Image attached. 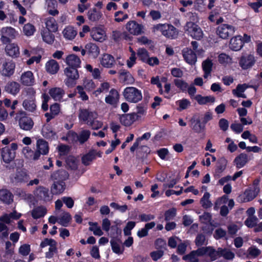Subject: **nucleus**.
<instances>
[{"mask_svg": "<svg viewBox=\"0 0 262 262\" xmlns=\"http://www.w3.org/2000/svg\"><path fill=\"white\" fill-rule=\"evenodd\" d=\"M125 99L128 102L137 103L142 99L141 91L133 86L126 88L123 92Z\"/></svg>", "mask_w": 262, "mask_h": 262, "instance_id": "nucleus-1", "label": "nucleus"}, {"mask_svg": "<svg viewBox=\"0 0 262 262\" xmlns=\"http://www.w3.org/2000/svg\"><path fill=\"white\" fill-rule=\"evenodd\" d=\"M185 31L192 38L200 40L203 36L201 28L195 23L187 22L184 26Z\"/></svg>", "mask_w": 262, "mask_h": 262, "instance_id": "nucleus-2", "label": "nucleus"}, {"mask_svg": "<svg viewBox=\"0 0 262 262\" xmlns=\"http://www.w3.org/2000/svg\"><path fill=\"white\" fill-rule=\"evenodd\" d=\"M1 40L3 43L10 42L18 36V32L11 27H3L0 30Z\"/></svg>", "mask_w": 262, "mask_h": 262, "instance_id": "nucleus-3", "label": "nucleus"}, {"mask_svg": "<svg viewBox=\"0 0 262 262\" xmlns=\"http://www.w3.org/2000/svg\"><path fill=\"white\" fill-rule=\"evenodd\" d=\"M64 73L67 76L64 82L68 87H73L75 84V80L79 78L77 68L67 67L64 70Z\"/></svg>", "mask_w": 262, "mask_h": 262, "instance_id": "nucleus-4", "label": "nucleus"}, {"mask_svg": "<svg viewBox=\"0 0 262 262\" xmlns=\"http://www.w3.org/2000/svg\"><path fill=\"white\" fill-rule=\"evenodd\" d=\"M17 147L16 143H12L9 147H5L2 149V157L5 163H9L14 160L15 157V151Z\"/></svg>", "mask_w": 262, "mask_h": 262, "instance_id": "nucleus-5", "label": "nucleus"}, {"mask_svg": "<svg viewBox=\"0 0 262 262\" xmlns=\"http://www.w3.org/2000/svg\"><path fill=\"white\" fill-rule=\"evenodd\" d=\"M235 31V28L233 26L223 24H221L217 27L216 32L220 38L226 39L233 35Z\"/></svg>", "mask_w": 262, "mask_h": 262, "instance_id": "nucleus-6", "label": "nucleus"}, {"mask_svg": "<svg viewBox=\"0 0 262 262\" xmlns=\"http://www.w3.org/2000/svg\"><path fill=\"white\" fill-rule=\"evenodd\" d=\"M189 126L193 132L200 134L205 129V125L203 123L198 115H194L189 120Z\"/></svg>", "mask_w": 262, "mask_h": 262, "instance_id": "nucleus-7", "label": "nucleus"}, {"mask_svg": "<svg viewBox=\"0 0 262 262\" xmlns=\"http://www.w3.org/2000/svg\"><path fill=\"white\" fill-rule=\"evenodd\" d=\"M125 28L132 35H139L144 33V26L135 20L128 21L125 25Z\"/></svg>", "mask_w": 262, "mask_h": 262, "instance_id": "nucleus-8", "label": "nucleus"}, {"mask_svg": "<svg viewBox=\"0 0 262 262\" xmlns=\"http://www.w3.org/2000/svg\"><path fill=\"white\" fill-rule=\"evenodd\" d=\"M78 117L80 121H82L88 125V123H90L94 119L97 118L98 114L95 111H90L87 109H81L79 110Z\"/></svg>", "mask_w": 262, "mask_h": 262, "instance_id": "nucleus-9", "label": "nucleus"}, {"mask_svg": "<svg viewBox=\"0 0 262 262\" xmlns=\"http://www.w3.org/2000/svg\"><path fill=\"white\" fill-rule=\"evenodd\" d=\"M15 63L12 60L5 61L2 66L1 71L2 75L5 77H10L14 73Z\"/></svg>", "mask_w": 262, "mask_h": 262, "instance_id": "nucleus-10", "label": "nucleus"}, {"mask_svg": "<svg viewBox=\"0 0 262 262\" xmlns=\"http://www.w3.org/2000/svg\"><path fill=\"white\" fill-rule=\"evenodd\" d=\"M35 196L39 200L45 202L50 201L52 200L49 192V189L43 186H39L34 190Z\"/></svg>", "mask_w": 262, "mask_h": 262, "instance_id": "nucleus-11", "label": "nucleus"}, {"mask_svg": "<svg viewBox=\"0 0 262 262\" xmlns=\"http://www.w3.org/2000/svg\"><path fill=\"white\" fill-rule=\"evenodd\" d=\"M29 179V175L27 174L26 171L22 169L17 170L11 178L12 182L15 183H26L28 182Z\"/></svg>", "mask_w": 262, "mask_h": 262, "instance_id": "nucleus-12", "label": "nucleus"}, {"mask_svg": "<svg viewBox=\"0 0 262 262\" xmlns=\"http://www.w3.org/2000/svg\"><path fill=\"white\" fill-rule=\"evenodd\" d=\"M198 252L202 255H207L210 258L212 261L215 260L218 257H220L219 248L216 251L211 247H202L198 249Z\"/></svg>", "mask_w": 262, "mask_h": 262, "instance_id": "nucleus-13", "label": "nucleus"}, {"mask_svg": "<svg viewBox=\"0 0 262 262\" xmlns=\"http://www.w3.org/2000/svg\"><path fill=\"white\" fill-rule=\"evenodd\" d=\"M91 36L97 41L103 42L106 38L105 31L99 27H94L91 30Z\"/></svg>", "mask_w": 262, "mask_h": 262, "instance_id": "nucleus-14", "label": "nucleus"}, {"mask_svg": "<svg viewBox=\"0 0 262 262\" xmlns=\"http://www.w3.org/2000/svg\"><path fill=\"white\" fill-rule=\"evenodd\" d=\"M254 63V57L251 54L243 55L239 61V66L244 70L251 68Z\"/></svg>", "mask_w": 262, "mask_h": 262, "instance_id": "nucleus-15", "label": "nucleus"}, {"mask_svg": "<svg viewBox=\"0 0 262 262\" xmlns=\"http://www.w3.org/2000/svg\"><path fill=\"white\" fill-rule=\"evenodd\" d=\"M259 191V188H256L253 190H246L243 194L239 196V199L243 202L251 201L257 196Z\"/></svg>", "mask_w": 262, "mask_h": 262, "instance_id": "nucleus-16", "label": "nucleus"}, {"mask_svg": "<svg viewBox=\"0 0 262 262\" xmlns=\"http://www.w3.org/2000/svg\"><path fill=\"white\" fill-rule=\"evenodd\" d=\"M8 43L5 47L6 54L13 58L18 57L19 55V48L18 45L15 43Z\"/></svg>", "mask_w": 262, "mask_h": 262, "instance_id": "nucleus-17", "label": "nucleus"}, {"mask_svg": "<svg viewBox=\"0 0 262 262\" xmlns=\"http://www.w3.org/2000/svg\"><path fill=\"white\" fill-rule=\"evenodd\" d=\"M20 82L24 85H33L35 82V79L33 73L30 71L23 73L20 76Z\"/></svg>", "mask_w": 262, "mask_h": 262, "instance_id": "nucleus-18", "label": "nucleus"}, {"mask_svg": "<svg viewBox=\"0 0 262 262\" xmlns=\"http://www.w3.org/2000/svg\"><path fill=\"white\" fill-rule=\"evenodd\" d=\"M183 56L185 60L190 64H194L197 58L195 53L190 49L185 48L182 51Z\"/></svg>", "mask_w": 262, "mask_h": 262, "instance_id": "nucleus-19", "label": "nucleus"}, {"mask_svg": "<svg viewBox=\"0 0 262 262\" xmlns=\"http://www.w3.org/2000/svg\"><path fill=\"white\" fill-rule=\"evenodd\" d=\"M57 7L56 0H46L45 8L50 15L56 16L59 14V11L57 9Z\"/></svg>", "mask_w": 262, "mask_h": 262, "instance_id": "nucleus-20", "label": "nucleus"}, {"mask_svg": "<svg viewBox=\"0 0 262 262\" xmlns=\"http://www.w3.org/2000/svg\"><path fill=\"white\" fill-rule=\"evenodd\" d=\"M5 90L7 93L15 96L19 93L20 90V85L16 81H9L6 84Z\"/></svg>", "mask_w": 262, "mask_h": 262, "instance_id": "nucleus-21", "label": "nucleus"}, {"mask_svg": "<svg viewBox=\"0 0 262 262\" xmlns=\"http://www.w3.org/2000/svg\"><path fill=\"white\" fill-rule=\"evenodd\" d=\"M96 156L101 157V153L97 152L95 150H92L82 157V162L84 165H89L95 159Z\"/></svg>", "mask_w": 262, "mask_h": 262, "instance_id": "nucleus-22", "label": "nucleus"}, {"mask_svg": "<svg viewBox=\"0 0 262 262\" xmlns=\"http://www.w3.org/2000/svg\"><path fill=\"white\" fill-rule=\"evenodd\" d=\"M119 99V93L116 90L112 89L110 91L109 95L105 97V101L107 104L115 105L118 102Z\"/></svg>", "mask_w": 262, "mask_h": 262, "instance_id": "nucleus-23", "label": "nucleus"}, {"mask_svg": "<svg viewBox=\"0 0 262 262\" xmlns=\"http://www.w3.org/2000/svg\"><path fill=\"white\" fill-rule=\"evenodd\" d=\"M88 18L92 22H97L103 17L102 12L100 10L94 8L89 10L87 13Z\"/></svg>", "mask_w": 262, "mask_h": 262, "instance_id": "nucleus-24", "label": "nucleus"}, {"mask_svg": "<svg viewBox=\"0 0 262 262\" xmlns=\"http://www.w3.org/2000/svg\"><path fill=\"white\" fill-rule=\"evenodd\" d=\"M101 64L104 68H111L115 64L114 57L108 54H104L100 59Z\"/></svg>", "mask_w": 262, "mask_h": 262, "instance_id": "nucleus-25", "label": "nucleus"}, {"mask_svg": "<svg viewBox=\"0 0 262 262\" xmlns=\"http://www.w3.org/2000/svg\"><path fill=\"white\" fill-rule=\"evenodd\" d=\"M87 54L90 58H96L100 53L99 47L95 44L89 43L85 45Z\"/></svg>", "mask_w": 262, "mask_h": 262, "instance_id": "nucleus-26", "label": "nucleus"}, {"mask_svg": "<svg viewBox=\"0 0 262 262\" xmlns=\"http://www.w3.org/2000/svg\"><path fill=\"white\" fill-rule=\"evenodd\" d=\"M163 35L170 39H174L177 37L179 32L178 30L170 24H166Z\"/></svg>", "mask_w": 262, "mask_h": 262, "instance_id": "nucleus-27", "label": "nucleus"}, {"mask_svg": "<svg viewBox=\"0 0 262 262\" xmlns=\"http://www.w3.org/2000/svg\"><path fill=\"white\" fill-rule=\"evenodd\" d=\"M65 62L69 66L68 67L76 68L80 67L81 63L80 58L75 54H70L68 55L65 59Z\"/></svg>", "mask_w": 262, "mask_h": 262, "instance_id": "nucleus-28", "label": "nucleus"}, {"mask_svg": "<svg viewBox=\"0 0 262 262\" xmlns=\"http://www.w3.org/2000/svg\"><path fill=\"white\" fill-rule=\"evenodd\" d=\"M244 45V41L241 36H237L230 39L229 47L233 51H239L241 49Z\"/></svg>", "mask_w": 262, "mask_h": 262, "instance_id": "nucleus-29", "label": "nucleus"}, {"mask_svg": "<svg viewBox=\"0 0 262 262\" xmlns=\"http://www.w3.org/2000/svg\"><path fill=\"white\" fill-rule=\"evenodd\" d=\"M45 68L48 73L55 74L59 70V65L56 60L51 59L46 63Z\"/></svg>", "mask_w": 262, "mask_h": 262, "instance_id": "nucleus-30", "label": "nucleus"}, {"mask_svg": "<svg viewBox=\"0 0 262 262\" xmlns=\"http://www.w3.org/2000/svg\"><path fill=\"white\" fill-rule=\"evenodd\" d=\"M37 150L36 152L39 153V156L41 154L47 155L49 152V145L47 141L42 139H38L36 142Z\"/></svg>", "mask_w": 262, "mask_h": 262, "instance_id": "nucleus-31", "label": "nucleus"}, {"mask_svg": "<svg viewBox=\"0 0 262 262\" xmlns=\"http://www.w3.org/2000/svg\"><path fill=\"white\" fill-rule=\"evenodd\" d=\"M22 153L26 158L30 160H36L39 158V153L33 151L29 147H25L23 148Z\"/></svg>", "mask_w": 262, "mask_h": 262, "instance_id": "nucleus-32", "label": "nucleus"}, {"mask_svg": "<svg viewBox=\"0 0 262 262\" xmlns=\"http://www.w3.org/2000/svg\"><path fill=\"white\" fill-rule=\"evenodd\" d=\"M19 124L21 129L29 130L33 127L34 122L31 118L28 117H23L20 119Z\"/></svg>", "mask_w": 262, "mask_h": 262, "instance_id": "nucleus-33", "label": "nucleus"}, {"mask_svg": "<svg viewBox=\"0 0 262 262\" xmlns=\"http://www.w3.org/2000/svg\"><path fill=\"white\" fill-rule=\"evenodd\" d=\"M49 93L54 100L60 101L64 95V91L60 88H53L50 90Z\"/></svg>", "mask_w": 262, "mask_h": 262, "instance_id": "nucleus-34", "label": "nucleus"}, {"mask_svg": "<svg viewBox=\"0 0 262 262\" xmlns=\"http://www.w3.org/2000/svg\"><path fill=\"white\" fill-rule=\"evenodd\" d=\"M0 200L9 204L13 202V195L9 190L2 189L0 190Z\"/></svg>", "mask_w": 262, "mask_h": 262, "instance_id": "nucleus-35", "label": "nucleus"}, {"mask_svg": "<svg viewBox=\"0 0 262 262\" xmlns=\"http://www.w3.org/2000/svg\"><path fill=\"white\" fill-rule=\"evenodd\" d=\"M68 173L64 170H59L53 172L51 178L53 180H57V182H63L68 178Z\"/></svg>", "mask_w": 262, "mask_h": 262, "instance_id": "nucleus-36", "label": "nucleus"}, {"mask_svg": "<svg viewBox=\"0 0 262 262\" xmlns=\"http://www.w3.org/2000/svg\"><path fill=\"white\" fill-rule=\"evenodd\" d=\"M46 30L56 32L58 30V25L56 20L52 17H49L45 19Z\"/></svg>", "mask_w": 262, "mask_h": 262, "instance_id": "nucleus-37", "label": "nucleus"}, {"mask_svg": "<svg viewBox=\"0 0 262 262\" xmlns=\"http://www.w3.org/2000/svg\"><path fill=\"white\" fill-rule=\"evenodd\" d=\"M248 161V155L245 153H242L235 158L234 163L237 168H241L244 167Z\"/></svg>", "mask_w": 262, "mask_h": 262, "instance_id": "nucleus-38", "label": "nucleus"}, {"mask_svg": "<svg viewBox=\"0 0 262 262\" xmlns=\"http://www.w3.org/2000/svg\"><path fill=\"white\" fill-rule=\"evenodd\" d=\"M65 189L64 182H55L52 185L51 191L53 194H59L62 193Z\"/></svg>", "mask_w": 262, "mask_h": 262, "instance_id": "nucleus-39", "label": "nucleus"}, {"mask_svg": "<svg viewBox=\"0 0 262 262\" xmlns=\"http://www.w3.org/2000/svg\"><path fill=\"white\" fill-rule=\"evenodd\" d=\"M41 134L43 137L47 139H53L56 135L55 132L49 124H46L43 126L41 129Z\"/></svg>", "mask_w": 262, "mask_h": 262, "instance_id": "nucleus-40", "label": "nucleus"}, {"mask_svg": "<svg viewBox=\"0 0 262 262\" xmlns=\"http://www.w3.org/2000/svg\"><path fill=\"white\" fill-rule=\"evenodd\" d=\"M24 108L29 112H33L35 111L36 105L34 101V98L30 97L26 99L23 103Z\"/></svg>", "mask_w": 262, "mask_h": 262, "instance_id": "nucleus-41", "label": "nucleus"}, {"mask_svg": "<svg viewBox=\"0 0 262 262\" xmlns=\"http://www.w3.org/2000/svg\"><path fill=\"white\" fill-rule=\"evenodd\" d=\"M136 120L133 113L124 114L120 117L121 123L126 126L131 125Z\"/></svg>", "mask_w": 262, "mask_h": 262, "instance_id": "nucleus-42", "label": "nucleus"}, {"mask_svg": "<svg viewBox=\"0 0 262 262\" xmlns=\"http://www.w3.org/2000/svg\"><path fill=\"white\" fill-rule=\"evenodd\" d=\"M213 63L209 58L206 59L202 62V68L204 72V77L207 78L210 75L212 69Z\"/></svg>", "mask_w": 262, "mask_h": 262, "instance_id": "nucleus-43", "label": "nucleus"}, {"mask_svg": "<svg viewBox=\"0 0 262 262\" xmlns=\"http://www.w3.org/2000/svg\"><path fill=\"white\" fill-rule=\"evenodd\" d=\"M51 32H52L46 30L45 29L41 31V35L43 40L48 44H52L55 39V36Z\"/></svg>", "mask_w": 262, "mask_h": 262, "instance_id": "nucleus-44", "label": "nucleus"}, {"mask_svg": "<svg viewBox=\"0 0 262 262\" xmlns=\"http://www.w3.org/2000/svg\"><path fill=\"white\" fill-rule=\"evenodd\" d=\"M64 37L69 40L73 39L77 35V31L72 27L69 26L66 27L63 31Z\"/></svg>", "mask_w": 262, "mask_h": 262, "instance_id": "nucleus-45", "label": "nucleus"}, {"mask_svg": "<svg viewBox=\"0 0 262 262\" xmlns=\"http://www.w3.org/2000/svg\"><path fill=\"white\" fill-rule=\"evenodd\" d=\"M47 213V209L42 206H39L33 209L31 212L32 217L37 219L43 217Z\"/></svg>", "mask_w": 262, "mask_h": 262, "instance_id": "nucleus-46", "label": "nucleus"}, {"mask_svg": "<svg viewBox=\"0 0 262 262\" xmlns=\"http://www.w3.org/2000/svg\"><path fill=\"white\" fill-rule=\"evenodd\" d=\"M120 81L126 84H131L134 82V79L132 75L127 72L122 71L119 76Z\"/></svg>", "mask_w": 262, "mask_h": 262, "instance_id": "nucleus-47", "label": "nucleus"}, {"mask_svg": "<svg viewBox=\"0 0 262 262\" xmlns=\"http://www.w3.org/2000/svg\"><path fill=\"white\" fill-rule=\"evenodd\" d=\"M91 132L88 129H82L78 134V143L82 144L88 140Z\"/></svg>", "mask_w": 262, "mask_h": 262, "instance_id": "nucleus-48", "label": "nucleus"}, {"mask_svg": "<svg viewBox=\"0 0 262 262\" xmlns=\"http://www.w3.org/2000/svg\"><path fill=\"white\" fill-rule=\"evenodd\" d=\"M247 86L245 84H238L236 86L235 89L232 90V93L234 95L237 97H242L246 98V96L243 93L247 89Z\"/></svg>", "mask_w": 262, "mask_h": 262, "instance_id": "nucleus-49", "label": "nucleus"}, {"mask_svg": "<svg viewBox=\"0 0 262 262\" xmlns=\"http://www.w3.org/2000/svg\"><path fill=\"white\" fill-rule=\"evenodd\" d=\"M202 256L198 252V249L195 251H192L189 254L185 255L183 257V259L185 260H188L189 262H198V257Z\"/></svg>", "mask_w": 262, "mask_h": 262, "instance_id": "nucleus-50", "label": "nucleus"}, {"mask_svg": "<svg viewBox=\"0 0 262 262\" xmlns=\"http://www.w3.org/2000/svg\"><path fill=\"white\" fill-rule=\"evenodd\" d=\"M60 111L59 105L57 103H55L50 106V113H46L45 116H50V118L47 119V122H49L51 119L53 118L56 115L58 114Z\"/></svg>", "mask_w": 262, "mask_h": 262, "instance_id": "nucleus-51", "label": "nucleus"}, {"mask_svg": "<svg viewBox=\"0 0 262 262\" xmlns=\"http://www.w3.org/2000/svg\"><path fill=\"white\" fill-rule=\"evenodd\" d=\"M210 196V194L209 193L206 192L202 198L201 199L200 203L203 208H208L212 206V204L209 200Z\"/></svg>", "mask_w": 262, "mask_h": 262, "instance_id": "nucleus-52", "label": "nucleus"}, {"mask_svg": "<svg viewBox=\"0 0 262 262\" xmlns=\"http://www.w3.org/2000/svg\"><path fill=\"white\" fill-rule=\"evenodd\" d=\"M86 70L91 72L92 77L94 79H100L101 78V70L98 68L93 69L91 64H87L85 65Z\"/></svg>", "mask_w": 262, "mask_h": 262, "instance_id": "nucleus-53", "label": "nucleus"}, {"mask_svg": "<svg viewBox=\"0 0 262 262\" xmlns=\"http://www.w3.org/2000/svg\"><path fill=\"white\" fill-rule=\"evenodd\" d=\"M195 99L200 104H205L209 102H213L215 101V98L212 96H202L198 95L195 97Z\"/></svg>", "mask_w": 262, "mask_h": 262, "instance_id": "nucleus-54", "label": "nucleus"}, {"mask_svg": "<svg viewBox=\"0 0 262 262\" xmlns=\"http://www.w3.org/2000/svg\"><path fill=\"white\" fill-rule=\"evenodd\" d=\"M71 220L70 214L66 212H63L58 217V223L63 226H67Z\"/></svg>", "mask_w": 262, "mask_h": 262, "instance_id": "nucleus-55", "label": "nucleus"}, {"mask_svg": "<svg viewBox=\"0 0 262 262\" xmlns=\"http://www.w3.org/2000/svg\"><path fill=\"white\" fill-rule=\"evenodd\" d=\"M146 113V108L141 106L138 105L137 106L136 113H134L133 114L135 115V118L136 120L141 119L144 116H145Z\"/></svg>", "mask_w": 262, "mask_h": 262, "instance_id": "nucleus-56", "label": "nucleus"}, {"mask_svg": "<svg viewBox=\"0 0 262 262\" xmlns=\"http://www.w3.org/2000/svg\"><path fill=\"white\" fill-rule=\"evenodd\" d=\"M35 31V27L30 23L25 24L23 29V33L27 36L33 35Z\"/></svg>", "mask_w": 262, "mask_h": 262, "instance_id": "nucleus-57", "label": "nucleus"}, {"mask_svg": "<svg viewBox=\"0 0 262 262\" xmlns=\"http://www.w3.org/2000/svg\"><path fill=\"white\" fill-rule=\"evenodd\" d=\"M89 230L92 231L95 235L100 236L103 235V232L97 223L89 222Z\"/></svg>", "mask_w": 262, "mask_h": 262, "instance_id": "nucleus-58", "label": "nucleus"}, {"mask_svg": "<svg viewBox=\"0 0 262 262\" xmlns=\"http://www.w3.org/2000/svg\"><path fill=\"white\" fill-rule=\"evenodd\" d=\"M220 257L223 256L224 258L231 260L234 257V254L228 250L222 248H219Z\"/></svg>", "mask_w": 262, "mask_h": 262, "instance_id": "nucleus-59", "label": "nucleus"}, {"mask_svg": "<svg viewBox=\"0 0 262 262\" xmlns=\"http://www.w3.org/2000/svg\"><path fill=\"white\" fill-rule=\"evenodd\" d=\"M110 88V84L107 82H104L100 84V87L93 92L95 96H97L101 93L107 92Z\"/></svg>", "mask_w": 262, "mask_h": 262, "instance_id": "nucleus-60", "label": "nucleus"}, {"mask_svg": "<svg viewBox=\"0 0 262 262\" xmlns=\"http://www.w3.org/2000/svg\"><path fill=\"white\" fill-rule=\"evenodd\" d=\"M219 62L224 66L232 63V58L228 55L225 53H222L218 56Z\"/></svg>", "mask_w": 262, "mask_h": 262, "instance_id": "nucleus-61", "label": "nucleus"}, {"mask_svg": "<svg viewBox=\"0 0 262 262\" xmlns=\"http://www.w3.org/2000/svg\"><path fill=\"white\" fill-rule=\"evenodd\" d=\"M138 58L144 62H146L149 57L147 51L144 48H140L137 52Z\"/></svg>", "mask_w": 262, "mask_h": 262, "instance_id": "nucleus-62", "label": "nucleus"}, {"mask_svg": "<svg viewBox=\"0 0 262 262\" xmlns=\"http://www.w3.org/2000/svg\"><path fill=\"white\" fill-rule=\"evenodd\" d=\"M115 21L117 23L123 22L128 18V15L121 11H118L114 14Z\"/></svg>", "mask_w": 262, "mask_h": 262, "instance_id": "nucleus-63", "label": "nucleus"}, {"mask_svg": "<svg viewBox=\"0 0 262 262\" xmlns=\"http://www.w3.org/2000/svg\"><path fill=\"white\" fill-rule=\"evenodd\" d=\"M66 140L71 143H76L78 142V134L73 132L70 131L67 135Z\"/></svg>", "mask_w": 262, "mask_h": 262, "instance_id": "nucleus-64", "label": "nucleus"}]
</instances>
